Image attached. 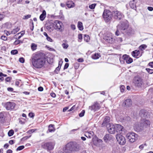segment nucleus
<instances>
[{
	"instance_id": "1",
	"label": "nucleus",
	"mask_w": 153,
	"mask_h": 153,
	"mask_svg": "<svg viewBox=\"0 0 153 153\" xmlns=\"http://www.w3.org/2000/svg\"><path fill=\"white\" fill-rule=\"evenodd\" d=\"M33 66L36 68H41L45 65L46 58L43 54L38 53L33 55L31 58Z\"/></svg>"
},
{
	"instance_id": "2",
	"label": "nucleus",
	"mask_w": 153,
	"mask_h": 153,
	"mask_svg": "<svg viewBox=\"0 0 153 153\" xmlns=\"http://www.w3.org/2000/svg\"><path fill=\"white\" fill-rule=\"evenodd\" d=\"M80 148L79 144L76 142H70L66 145L65 152L71 153L72 152H78L80 150Z\"/></svg>"
},
{
	"instance_id": "3",
	"label": "nucleus",
	"mask_w": 153,
	"mask_h": 153,
	"mask_svg": "<svg viewBox=\"0 0 153 153\" xmlns=\"http://www.w3.org/2000/svg\"><path fill=\"white\" fill-rule=\"evenodd\" d=\"M102 17L106 22H108L112 19V13L109 10L105 9L103 13Z\"/></svg>"
},
{
	"instance_id": "4",
	"label": "nucleus",
	"mask_w": 153,
	"mask_h": 153,
	"mask_svg": "<svg viewBox=\"0 0 153 153\" xmlns=\"http://www.w3.org/2000/svg\"><path fill=\"white\" fill-rule=\"evenodd\" d=\"M128 141L131 143H133L137 139L138 135L132 132L128 133L126 135Z\"/></svg>"
},
{
	"instance_id": "5",
	"label": "nucleus",
	"mask_w": 153,
	"mask_h": 153,
	"mask_svg": "<svg viewBox=\"0 0 153 153\" xmlns=\"http://www.w3.org/2000/svg\"><path fill=\"white\" fill-rule=\"evenodd\" d=\"M54 145L55 143L54 142H49L44 143L42 145V147L48 151H49L53 149Z\"/></svg>"
},
{
	"instance_id": "6",
	"label": "nucleus",
	"mask_w": 153,
	"mask_h": 153,
	"mask_svg": "<svg viewBox=\"0 0 153 153\" xmlns=\"http://www.w3.org/2000/svg\"><path fill=\"white\" fill-rule=\"evenodd\" d=\"M128 26L129 24L128 21L125 20L120 22V23L117 26V28L122 30H125Z\"/></svg>"
},
{
	"instance_id": "7",
	"label": "nucleus",
	"mask_w": 153,
	"mask_h": 153,
	"mask_svg": "<svg viewBox=\"0 0 153 153\" xmlns=\"http://www.w3.org/2000/svg\"><path fill=\"white\" fill-rule=\"evenodd\" d=\"M114 18L117 20H120L124 17L123 15L120 11L116 10L112 11Z\"/></svg>"
},
{
	"instance_id": "8",
	"label": "nucleus",
	"mask_w": 153,
	"mask_h": 153,
	"mask_svg": "<svg viewBox=\"0 0 153 153\" xmlns=\"http://www.w3.org/2000/svg\"><path fill=\"white\" fill-rule=\"evenodd\" d=\"M16 105V104L12 102H6L4 105V107L8 111L13 110Z\"/></svg>"
},
{
	"instance_id": "9",
	"label": "nucleus",
	"mask_w": 153,
	"mask_h": 153,
	"mask_svg": "<svg viewBox=\"0 0 153 153\" xmlns=\"http://www.w3.org/2000/svg\"><path fill=\"white\" fill-rule=\"evenodd\" d=\"M54 26H55V29L60 32L62 31V27L63 26L62 23L59 20H55L53 22Z\"/></svg>"
},
{
	"instance_id": "10",
	"label": "nucleus",
	"mask_w": 153,
	"mask_h": 153,
	"mask_svg": "<svg viewBox=\"0 0 153 153\" xmlns=\"http://www.w3.org/2000/svg\"><path fill=\"white\" fill-rule=\"evenodd\" d=\"M46 29L49 32H51L53 31L54 27L53 22L52 21L47 22L45 24Z\"/></svg>"
},
{
	"instance_id": "11",
	"label": "nucleus",
	"mask_w": 153,
	"mask_h": 153,
	"mask_svg": "<svg viewBox=\"0 0 153 153\" xmlns=\"http://www.w3.org/2000/svg\"><path fill=\"white\" fill-rule=\"evenodd\" d=\"M117 140L120 145L124 144L126 142L125 137L121 134H117L116 136Z\"/></svg>"
},
{
	"instance_id": "12",
	"label": "nucleus",
	"mask_w": 153,
	"mask_h": 153,
	"mask_svg": "<svg viewBox=\"0 0 153 153\" xmlns=\"http://www.w3.org/2000/svg\"><path fill=\"white\" fill-rule=\"evenodd\" d=\"M114 139V137L109 134H106L103 137V140L105 143H108L109 142H112Z\"/></svg>"
},
{
	"instance_id": "13",
	"label": "nucleus",
	"mask_w": 153,
	"mask_h": 153,
	"mask_svg": "<svg viewBox=\"0 0 153 153\" xmlns=\"http://www.w3.org/2000/svg\"><path fill=\"white\" fill-rule=\"evenodd\" d=\"M104 39L109 43H113L115 41V39L111 34H107L104 38Z\"/></svg>"
},
{
	"instance_id": "14",
	"label": "nucleus",
	"mask_w": 153,
	"mask_h": 153,
	"mask_svg": "<svg viewBox=\"0 0 153 153\" xmlns=\"http://www.w3.org/2000/svg\"><path fill=\"white\" fill-rule=\"evenodd\" d=\"M134 82L136 86L138 87H141L143 81L141 78L138 77H136L134 78Z\"/></svg>"
},
{
	"instance_id": "15",
	"label": "nucleus",
	"mask_w": 153,
	"mask_h": 153,
	"mask_svg": "<svg viewBox=\"0 0 153 153\" xmlns=\"http://www.w3.org/2000/svg\"><path fill=\"white\" fill-rule=\"evenodd\" d=\"M100 108L99 104L97 102H95L93 105L90 106L89 109L92 111H95L99 110Z\"/></svg>"
},
{
	"instance_id": "16",
	"label": "nucleus",
	"mask_w": 153,
	"mask_h": 153,
	"mask_svg": "<svg viewBox=\"0 0 153 153\" xmlns=\"http://www.w3.org/2000/svg\"><path fill=\"white\" fill-rule=\"evenodd\" d=\"M139 115L142 117H148L149 115V113L146 110L142 109L140 111Z\"/></svg>"
},
{
	"instance_id": "17",
	"label": "nucleus",
	"mask_w": 153,
	"mask_h": 153,
	"mask_svg": "<svg viewBox=\"0 0 153 153\" xmlns=\"http://www.w3.org/2000/svg\"><path fill=\"white\" fill-rule=\"evenodd\" d=\"M122 59L125 60L126 63L127 64H130L133 61V59L127 54L123 55L122 56Z\"/></svg>"
},
{
	"instance_id": "18",
	"label": "nucleus",
	"mask_w": 153,
	"mask_h": 153,
	"mask_svg": "<svg viewBox=\"0 0 153 153\" xmlns=\"http://www.w3.org/2000/svg\"><path fill=\"white\" fill-rule=\"evenodd\" d=\"M110 118L108 116L105 117L103 120V122L102 124V127L104 126H106L108 127V126L110 125L111 124L109 123L110 121Z\"/></svg>"
},
{
	"instance_id": "19",
	"label": "nucleus",
	"mask_w": 153,
	"mask_h": 153,
	"mask_svg": "<svg viewBox=\"0 0 153 153\" xmlns=\"http://www.w3.org/2000/svg\"><path fill=\"white\" fill-rule=\"evenodd\" d=\"M108 126L107 129L109 133L111 134H114L116 131V128L115 125L112 124H111L110 125L108 126Z\"/></svg>"
},
{
	"instance_id": "20",
	"label": "nucleus",
	"mask_w": 153,
	"mask_h": 153,
	"mask_svg": "<svg viewBox=\"0 0 153 153\" xmlns=\"http://www.w3.org/2000/svg\"><path fill=\"white\" fill-rule=\"evenodd\" d=\"M132 104V101L131 99H128L125 100L122 103V105L124 107H129Z\"/></svg>"
},
{
	"instance_id": "21",
	"label": "nucleus",
	"mask_w": 153,
	"mask_h": 153,
	"mask_svg": "<svg viewBox=\"0 0 153 153\" xmlns=\"http://www.w3.org/2000/svg\"><path fill=\"white\" fill-rule=\"evenodd\" d=\"M131 55L133 57L136 58H138L142 55L140 53L139 50H137L133 51L131 52Z\"/></svg>"
},
{
	"instance_id": "22",
	"label": "nucleus",
	"mask_w": 153,
	"mask_h": 153,
	"mask_svg": "<svg viewBox=\"0 0 153 153\" xmlns=\"http://www.w3.org/2000/svg\"><path fill=\"white\" fill-rule=\"evenodd\" d=\"M116 128V131L118 133L121 134L123 129V126L120 124H116L115 125Z\"/></svg>"
},
{
	"instance_id": "23",
	"label": "nucleus",
	"mask_w": 153,
	"mask_h": 153,
	"mask_svg": "<svg viewBox=\"0 0 153 153\" xmlns=\"http://www.w3.org/2000/svg\"><path fill=\"white\" fill-rule=\"evenodd\" d=\"M137 0H132L129 3V5L131 8L136 10L137 8L136 4L137 3Z\"/></svg>"
},
{
	"instance_id": "24",
	"label": "nucleus",
	"mask_w": 153,
	"mask_h": 153,
	"mask_svg": "<svg viewBox=\"0 0 153 153\" xmlns=\"http://www.w3.org/2000/svg\"><path fill=\"white\" fill-rule=\"evenodd\" d=\"M126 34L128 36H131L134 34V31L131 27H128L125 30Z\"/></svg>"
},
{
	"instance_id": "25",
	"label": "nucleus",
	"mask_w": 153,
	"mask_h": 153,
	"mask_svg": "<svg viewBox=\"0 0 153 153\" xmlns=\"http://www.w3.org/2000/svg\"><path fill=\"white\" fill-rule=\"evenodd\" d=\"M143 128V127L141 124H136L134 127V130L137 132L141 131Z\"/></svg>"
},
{
	"instance_id": "26",
	"label": "nucleus",
	"mask_w": 153,
	"mask_h": 153,
	"mask_svg": "<svg viewBox=\"0 0 153 153\" xmlns=\"http://www.w3.org/2000/svg\"><path fill=\"white\" fill-rule=\"evenodd\" d=\"M142 125L144 128H147L150 126V122L148 120H145Z\"/></svg>"
},
{
	"instance_id": "27",
	"label": "nucleus",
	"mask_w": 153,
	"mask_h": 153,
	"mask_svg": "<svg viewBox=\"0 0 153 153\" xmlns=\"http://www.w3.org/2000/svg\"><path fill=\"white\" fill-rule=\"evenodd\" d=\"M48 131H47V133L54 132L55 131L54 125V124H51L49 125L48 126Z\"/></svg>"
},
{
	"instance_id": "28",
	"label": "nucleus",
	"mask_w": 153,
	"mask_h": 153,
	"mask_svg": "<svg viewBox=\"0 0 153 153\" xmlns=\"http://www.w3.org/2000/svg\"><path fill=\"white\" fill-rule=\"evenodd\" d=\"M94 135V133L93 131H90L86 133L84 135L88 138H91Z\"/></svg>"
},
{
	"instance_id": "29",
	"label": "nucleus",
	"mask_w": 153,
	"mask_h": 153,
	"mask_svg": "<svg viewBox=\"0 0 153 153\" xmlns=\"http://www.w3.org/2000/svg\"><path fill=\"white\" fill-rule=\"evenodd\" d=\"M46 16V12L45 10L42 11V13L39 16V19L41 21H43L45 18Z\"/></svg>"
},
{
	"instance_id": "30",
	"label": "nucleus",
	"mask_w": 153,
	"mask_h": 153,
	"mask_svg": "<svg viewBox=\"0 0 153 153\" xmlns=\"http://www.w3.org/2000/svg\"><path fill=\"white\" fill-rule=\"evenodd\" d=\"M67 6L69 8L74 7L75 6L74 3L71 1H68L66 3Z\"/></svg>"
},
{
	"instance_id": "31",
	"label": "nucleus",
	"mask_w": 153,
	"mask_h": 153,
	"mask_svg": "<svg viewBox=\"0 0 153 153\" xmlns=\"http://www.w3.org/2000/svg\"><path fill=\"white\" fill-rule=\"evenodd\" d=\"M77 27L80 30H82L83 29L82 23L80 22H78L77 24Z\"/></svg>"
},
{
	"instance_id": "32",
	"label": "nucleus",
	"mask_w": 153,
	"mask_h": 153,
	"mask_svg": "<svg viewBox=\"0 0 153 153\" xmlns=\"http://www.w3.org/2000/svg\"><path fill=\"white\" fill-rule=\"evenodd\" d=\"M100 53H95L92 56V58L94 59H99L100 56Z\"/></svg>"
},
{
	"instance_id": "33",
	"label": "nucleus",
	"mask_w": 153,
	"mask_h": 153,
	"mask_svg": "<svg viewBox=\"0 0 153 153\" xmlns=\"http://www.w3.org/2000/svg\"><path fill=\"white\" fill-rule=\"evenodd\" d=\"M147 47V46L145 44H142L139 47V49L140 50L143 51Z\"/></svg>"
},
{
	"instance_id": "34",
	"label": "nucleus",
	"mask_w": 153,
	"mask_h": 153,
	"mask_svg": "<svg viewBox=\"0 0 153 153\" xmlns=\"http://www.w3.org/2000/svg\"><path fill=\"white\" fill-rule=\"evenodd\" d=\"M25 30H23V31H22L20 33H18L17 34L15 35V36H16V35H19V34H21V36H19L17 38H16V39H20L21 38L22 36H23V35L25 34Z\"/></svg>"
},
{
	"instance_id": "35",
	"label": "nucleus",
	"mask_w": 153,
	"mask_h": 153,
	"mask_svg": "<svg viewBox=\"0 0 153 153\" xmlns=\"http://www.w3.org/2000/svg\"><path fill=\"white\" fill-rule=\"evenodd\" d=\"M20 30V28L18 27L16 28L13 29L12 31H11V33L13 34H15L18 32Z\"/></svg>"
},
{
	"instance_id": "36",
	"label": "nucleus",
	"mask_w": 153,
	"mask_h": 153,
	"mask_svg": "<svg viewBox=\"0 0 153 153\" xmlns=\"http://www.w3.org/2000/svg\"><path fill=\"white\" fill-rule=\"evenodd\" d=\"M84 39L85 41L88 42L89 41L90 37L87 34H85L84 36Z\"/></svg>"
},
{
	"instance_id": "37",
	"label": "nucleus",
	"mask_w": 153,
	"mask_h": 153,
	"mask_svg": "<svg viewBox=\"0 0 153 153\" xmlns=\"http://www.w3.org/2000/svg\"><path fill=\"white\" fill-rule=\"evenodd\" d=\"M37 46L34 43H32L31 45V49L33 51L36 50L37 48Z\"/></svg>"
},
{
	"instance_id": "38",
	"label": "nucleus",
	"mask_w": 153,
	"mask_h": 153,
	"mask_svg": "<svg viewBox=\"0 0 153 153\" xmlns=\"http://www.w3.org/2000/svg\"><path fill=\"white\" fill-rule=\"evenodd\" d=\"M14 133V131L11 129L9 130L8 132V135L9 137L12 136Z\"/></svg>"
},
{
	"instance_id": "39",
	"label": "nucleus",
	"mask_w": 153,
	"mask_h": 153,
	"mask_svg": "<svg viewBox=\"0 0 153 153\" xmlns=\"http://www.w3.org/2000/svg\"><path fill=\"white\" fill-rule=\"evenodd\" d=\"M18 51L17 50H13L11 51V53L12 55H15L18 53Z\"/></svg>"
},
{
	"instance_id": "40",
	"label": "nucleus",
	"mask_w": 153,
	"mask_h": 153,
	"mask_svg": "<svg viewBox=\"0 0 153 153\" xmlns=\"http://www.w3.org/2000/svg\"><path fill=\"white\" fill-rule=\"evenodd\" d=\"M85 112V111L84 110H82L81 112L79 114V116L80 117H83Z\"/></svg>"
},
{
	"instance_id": "41",
	"label": "nucleus",
	"mask_w": 153,
	"mask_h": 153,
	"mask_svg": "<svg viewBox=\"0 0 153 153\" xmlns=\"http://www.w3.org/2000/svg\"><path fill=\"white\" fill-rule=\"evenodd\" d=\"M146 70L150 74H152L153 73V69H151L148 68H146Z\"/></svg>"
},
{
	"instance_id": "42",
	"label": "nucleus",
	"mask_w": 153,
	"mask_h": 153,
	"mask_svg": "<svg viewBox=\"0 0 153 153\" xmlns=\"http://www.w3.org/2000/svg\"><path fill=\"white\" fill-rule=\"evenodd\" d=\"M96 5V4H92L91 5H89V7L90 9H93L95 8Z\"/></svg>"
},
{
	"instance_id": "43",
	"label": "nucleus",
	"mask_w": 153,
	"mask_h": 153,
	"mask_svg": "<svg viewBox=\"0 0 153 153\" xmlns=\"http://www.w3.org/2000/svg\"><path fill=\"white\" fill-rule=\"evenodd\" d=\"M25 148L24 146L22 145L19 146L16 149V150L17 151H20L24 149Z\"/></svg>"
},
{
	"instance_id": "44",
	"label": "nucleus",
	"mask_w": 153,
	"mask_h": 153,
	"mask_svg": "<svg viewBox=\"0 0 153 153\" xmlns=\"http://www.w3.org/2000/svg\"><path fill=\"white\" fill-rule=\"evenodd\" d=\"M60 68H61L58 67L56 68L55 70L54 71V73L56 74H58L60 70Z\"/></svg>"
},
{
	"instance_id": "45",
	"label": "nucleus",
	"mask_w": 153,
	"mask_h": 153,
	"mask_svg": "<svg viewBox=\"0 0 153 153\" xmlns=\"http://www.w3.org/2000/svg\"><path fill=\"white\" fill-rule=\"evenodd\" d=\"M62 46L64 49H67L68 47V45L66 43H63L62 45Z\"/></svg>"
},
{
	"instance_id": "46",
	"label": "nucleus",
	"mask_w": 153,
	"mask_h": 153,
	"mask_svg": "<svg viewBox=\"0 0 153 153\" xmlns=\"http://www.w3.org/2000/svg\"><path fill=\"white\" fill-rule=\"evenodd\" d=\"M125 87L124 85H121L120 86V91L122 92H123L125 91Z\"/></svg>"
},
{
	"instance_id": "47",
	"label": "nucleus",
	"mask_w": 153,
	"mask_h": 153,
	"mask_svg": "<svg viewBox=\"0 0 153 153\" xmlns=\"http://www.w3.org/2000/svg\"><path fill=\"white\" fill-rule=\"evenodd\" d=\"M31 17V15H30L28 14L27 15L24 16L23 19H27L28 18H30Z\"/></svg>"
},
{
	"instance_id": "48",
	"label": "nucleus",
	"mask_w": 153,
	"mask_h": 153,
	"mask_svg": "<svg viewBox=\"0 0 153 153\" xmlns=\"http://www.w3.org/2000/svg\"><path fill=\"white\" fill-rule=\"evenodd\" d=\"M20 40L19 39H17L13 42V45H17L20 44Z\"/></svg>"
},
{
	"instance_id": "49",
	"label": "nucleus",
	"mask_w": 153,
	"mask_h": 153,
	"mask_svg": "<svg viewBox=\"0 0 153 153\" xmlns=\"http://www.w3.org/2000/svg\"><path fill=\"white\" fill-rule=\"evenodd\" d=\"M19 61L20 62L23 63L25 62V59L23 57H20L19 59Z\"/></svg>"
},
{
	"instance_id": "50",
	"label": "nucleus",
	"mask_w": 153,
	"mask_h": 153,
	"mask_svg": "<svg viewBox=\"0 0 153 153\" xmlns=\"http://www.w3.org/2000/svg\"><path fill=\"white\" fill-rule=\"evenodd\" d=\"M1 39L4 41H6L7 40V38L6 36L2 35L1 36Z\"/></svg>"
},
{
	"instance_id": "51",
	"label": "nucleus",
	"mask_w": 153,
	"mask_h": 153,
	"mask_svg": "<svg viewBox=\"0 0 153 153\" xmlns=\"http://www.w3.org/2000/svg\"><path fill=\"white\" fill-rule=\"evenodd\" d=\"M12 78L10 77H8L5 79V80L7 82H10Z\"/></svg>"
},
{
	"instance_id": "52",
	"label": "nucleus",
	"mask_w": 153,
	"mask_h": 153,
	"mask_svg": "<svg viewBox=\"0 0 153 153\" xmlns=\"http://www.w3.org/2000/svg\"><path fill=\"white\" fill-rule=\"evenodd\" d=\"M28 116L31 118H33L35 116V114L33 112H30L28 114Z\"/></svg>"
},
{
	"instance_id": "53",
	"label": "nucleus",
	"mask_w": 153,
	"mask_h": 153,
	"mask_svg": "<svg viewBox=\"0 0 153 153\" xmlns=\"http://www.w3.org/2000/svg\"><path fill=\"white\" fill-rule=\"evenodd\" d=\"M19 81H21V80L20 79H18V80H16L15 82V85L18 87H19V86L20 83Z\"/></svg>"
},
{
	"instance_id": "54",
	"label": "nucleus",
	"mask_w": 153,
	"mask_h": 153,
	"mask_svg": "<svg viewBox=\"0 0 153 153\" xmlns=\"http://www.w3.org/2000/svg\"><path fill=\"white\" fill-rule=\"evenodd\" d=\"M117 39L118 42H121L123 41V39L121 37H118Z\"/></svg>"
},
{
	"instance_id": "55",
	"label": "nucleus",
	"mask_w": 153,
	"mask_h": 153,
	"mask_svg": "<svg viewBox=\"0 0 153 153\" xmlns=\"http://www.w3.org/2000/svg\"><path fill=\"white\" fill-rule=\"evenodd\" d=\"M46 39L49 42H53V40L49 36L47 37L46 38Z\"/></svg>"
},
{
	"instance_id": "56",
	"label": "nucleus",
	"mask_w": 153,
	"mask_h": 153,
	"mask_svg": "<svg viewBox=\"0 0 153 153\" xmlns=\"http://www.w3.org/2000/svg\"><path fill=\"white\" fill-rule=\"evenodd\" d=\"M69 66V64L68 63H66L64 66V70H65Z\"/></svg>"
},
{
	"instance_id": "57",
	"label": "nucleus",
	"mask_w": 153,
	"mask_h": 153,
	"mask_svg": "<svg viewBox=\"0 0 153 153\" xmlns=\"http://www.w3.org/2000/svg\"><path fill=\"white\" fill-rule=\"evenodd\" d=\"M50 95L52 97L55 98L56 97V95L55 93L52 92L50 94Z\"/></svg>"
},
{
	"instance_id": "58",
	"label": "nucleus",
	"mask_w": 153,
	"mask_h": 153,
	"mask_svg": "<svg viewBox=\"0 0 153 153\" xmlns=\"http://www.w3.org/2000/svg\"><path fill=\"white\" fill-rule=\"evenodd\" d=\"M78 39L80 40H81L82 39V34H79L78 35Z\"/></svg>"
},
{
	"instance_id": "59",
	"label": "nucleus",
	"mask_w": 153,
	"mask_h": 153,
	"mask_svg": "<svg viewBox=\"0 0 153 153\" xmlns=\"http://www.w3.org/2000/svg\"><path fill=\"white\" fill-rule=\"evenodd\" d=\"M38 90L39 91H42L43 90V88L42 87L40 86L38 88Z\"/></svg>"
},
{
	"instance_id": "60",
	"label": "nucleus",
	"mask_w": 153,
	"mask_h": 153,
	"mask_svg": "<svg viewBox=\"0 0 153 153\" xmlns=\"http://www.w3.org/2000/svg\"><path fill=\"white\" fill-rule=\"evenodd\" d=\"M119 29L117 28L116 31L115 32V35L117 36H119L120 33V32L118 30Z\"/></svg>"
},
{
	"instance_id": "61",
	"label": "nucleus",
	"mask_w": 153,
	"mask_h": 153,
	"mask_svg": "<svg viewBox=\"0 0 153 153\" xmlns=\"http://www.w3.org/2000/svg\"><path fill=\"white\" fill-rule=\"evenodd\" d=\"M77 61L79 62H82L84 61V59L82 58H80L77 59Z\"/></svg>"
},
{
	"instance_id": "62",
	"label": "nucleus",
	"mask_w": 153,
	"mask_h": 153,
	"mask_svg": "<svg viewBox=\"0 0 153 153\" xmlns=\"http://www.w3.org/2000/svg\"><path fill=\"white\" fill-rule=\"evenodd\" d=\"M148 65L151 68H153V61L149 62L148 64Z\"/></svg>"
},
{
	"instance_id": "63",
	"label": "nucleus",
	"mask_w": 153,
	"mask_h": 153,
	"mask_svg": "<svg viewBox=\"0 0 153 153\" xmlns=\"http://www.w3.org/2000/svg\"><path fill=\"white\" fill-rule=\"evenodd\" d=\"M71 28L73 30H75L76 29V27L75 25L72 24L71 26Z\"/></svg>"
},
{
	"instance_id": "64",
	"label": "nucleus",
	"mask_w": 153,
	"mask_h": 153,
	"mask_svg": "<svg viewBox=\"0 0 153 153\" xmlns=\"http://www.w3.org/2000/svg\"><path fill=\"white\" fill-rule=\"evenodd\" d=\"M147 9L149 11H151L153 10V7H148Z\"/></svg>"
}]
</instances>
